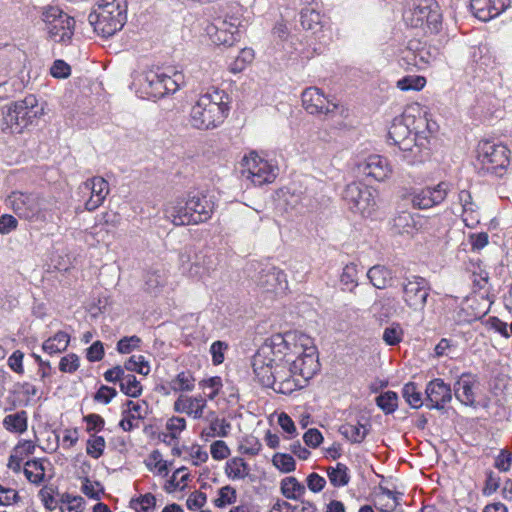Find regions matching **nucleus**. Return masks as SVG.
I'll list each match as a JSON object with an SVG mask.
<instances>
[{"instance_id":"5fc2aeb1","label":"nucleus","mask_w":512,"mask_h":512,"mask_svg":"<svg viewBox=\"0 0 512 512\" xmlns=\"http://www.w3.org/2000/svg\"><path fill=\"white\" fill-rule=\"evenodd\" d=\"M237 493L235 488L227 485L219 489L218 496L214 500L217 507H225L236 501Z\"/></svg>"},{"instance_id":"de8ad7c7","label":"nucleus","mask_w":512,"mask_h":512,"mask_svg":"<svg viewBox=\"0 0 512 512\" xmlns=\"http://www.w3.org/2000/svg\"><path fill=\"white\" fill-rule=\"evenodd\" d=\"M121 391L130 397H138L142 393V386L132 374H125L120 384Z\"/></svg>"},{"instance_id":"09e8293b","label":"nucleus","mask_w":512,"mask_h":512,"mask_svg":"<svg viewBox=\"0 0 512 512\" xmlns=\"http://www.w3.org/2000/svg\"><path fill=\"white\" fill-rule=\"evenodd\" d=\"M162 81L166 96L167 94L175 93L179 90L181 84L184 82V76L178 71H174L172 75L162 73Z\"/></svg>"},{"instance_id":"6e6552de","label":"nucleus","mask_w":512,"mask_h":512,"mask_svg":"<svg viewBox=\"0 0 512 512\" xmlns=\"http://www.w3.org/2000/svg\"><path fill=\"white\" fill-rule=\"evenodd\" d=\"M403 20L411 28L427 29L430 33L439 32L442 15L435 0H412L403 11Z\"/></svg>"},{"instance_id":"0e129e2a","label":"nucleus","mask_w":512,"mask_h":512,"mask_svg":"<svg viewBox=\"0 0 512 512\" xmlns=\"http://www.w3.org/2000/svg\"><path fill=\"white\" fill-rule=\"evenodd\" d=\"M79 368V358L76 354H68L61 358L59 369L64 373H73Z\"/></svg>"},{"instance_id":"4d7b16f0","label":"nucleus","mask_w":512,"mask_h":512,"mask_svg":"<svg viewBox=\"0 0 512 512\" xmlns=\"http://www.w3.org/2000/svg\"><path fill=\"white\" fill-rule=\"evenodd\" d=\"M147 466L150 470H154L160 475H166L168 472L167 462L163 460L161 453L157 450L149 455Z\"/></svg>"},{"instance_id":"9b49d317","label":"nucleus","mask_w":512,"mask_h":512,"mask_svg":"<svg viewBox=\"0 0 512 512\" xmlns=\"http://www.w3.org/2000/svg\"><path fill=\"white\" fill-rule=\"evenodd\" d=\"M278 168L261 157L256 151H250L241 161V173L254 185L262 186L275 181Z\"/></svg>"},{"instance_id":"79ce46f5","label":"nucleus","mask_w":512,"mask_h":512,"mask_svg":"<svg viewBox=\"0 0 512 512\" xmlns=\"http://www.w3.org/2000/svg\"><path fill=\"white\" fill-rule=\"evenodd\" d=\"M254 59V51L251 48H243L237 57L229 64V69L233 73L242 72L248 64Z\"/></svg>"},{"instance_id":"2eb2a0df","label":"nucleus","mask_w":512,"mask_h":512,"mask_svg":"<svg viewBox=\"0 0 512 512\" xmlns=\"http://www.w3.org/2000/svg\"><path fill=\"white\" fill-rule=\"evenodd\" d=\"M241 18L235 15H227L215 26V32L211 35L217 45L233 46L240 40Z\"/></svg>"},{"instance_id":"2f4dec72","label":"nucleus","mask_w":512,"mask_h":512,"mask_svg":"<svg viewBox=\"0 0 512 512\" xmlns=\"http://www.w3.org/2000/svg\"><path fill=\"white\" fill-rule=\"evenodd\" d=\"M281 494L289 500H299L306 492L305 486L295 477H285L280 482Z\"/></svg>"},{"instance_id":"6ab92c4d","label":"nucleus","mask_w":512,"mask_h":512,"mask_svg":"<svg viewBox=\"0 0 512 512\" xmlns=\"http://www.w3.org/2000/svg\"><path fill=\"white\" fill-rule=\"evenodd\" d=\"M149 413V406L143 400H129L125 404L120 426L124 431L138 428Z\"/></svg>"},{"instance_id":"680f3d73","label":"nucleus","mask_w":512,"mask_h":512,"mask_svg":"<svg viewBox=\"0 0 512 512\" xmlns=\"http://www.w3.org/2000/svg\"><path fill=\"white\" fill-rule=\"evenodd\" d=\"M50 73L54 78L65 79L71 74V67L64 60L57 59L53 62Z\"/></svg>"},{"instance_id":"bf43d9fd","label":"nucleus","mask_w":512,"mask_h":512,"mask_svg":"<svg viewBox=\"0 0 512 512\" xmlns=\"http://www.w3.org/2000/svg\"><path fill=\"white\" fill-rule=\"evenodd\" d=\"M105 440L102 436H92L87 441L86 452L94 459H98L104 451Z\"/></svg>"},{"instance_id":"a878e982","label":"nucleus","mask_w":512,"mask_h":512,"mask_svg":"<svg viewBox=\"0 0 512 512\" xmlns=\"http://www.w3.org/2000/svg\"><path fill=\"white\" fill-rule=\"evenodd\" d=\"M477 382L468 374H463L454 384V395L464 405L475 403V389Z\"/></svg>"},{"instance_id":"4c0bfd02","label":"nucleus","mask_w":512,"mask_h":512,"mask_svg":"<svg viewBox=\"0 0 512 512\" xmlns=\"http://www.w3.org/2000/svg\"><path fill=\"white\" fill-rule=\"evenodd\" d=\"M327 474L330 483L335 487L347 485L350 479L348 468L342 463H338L336 467H328Z\"/></svg>"},{"instance_id":"393cba45","label":"nucleus","mask_w":512,"mask_h":512,"mask_svg":"<svg viewBox=\"0 0 512 512\" xmlns=\"http://www.w3.org/2000/svg\"><path fill=\"white\" fill-rule=\"evenodd\" d=\"M447 196L445 183L441 182L436 187L422 189L413 197V205L420 209H428L443 202Z\"/></svg>"},{"instance_id":"b1692460","label":"nucleus","mask_w":512,"mask_h":512,"mask_svg":"<svg viewBox=\"0 0 512 512\" xmlns=\"http://www.w3.org/2000/svg\"><path fill=\"white\" fill-rule=\"evenodd\" d=\"M428 52L425 48L414 47L413 43L401 51L399 65L406 71H413L425 69L429 63L426 55Z\"/></svg>"},{"instance_id":"f3484780","label":"nucleus","mask_w":512,"mask_h":512,"mask_svg":"<svg viewBox=\"0 0 512 512\" xmlns=\"http://www.w3.org/2000/svg\"><path fill=\"white\" fill-rule=\"evenodd\" d=\"M359 172L375 181H384L392 174V167L387 158L381 155H370L358 164Z\"/></svg>"},{"instance_id":"4be33fe9","label":"nucleus","mask_w":512,"mask_h":512,"mask_svg":"<svg viewBox=\"0 0 512 512\" xmlns=\"http://www.w3.org/2000/svg\"><path fill=\"white\" fill-rule=\"evenodd\" d=\"M476 205L472 202L469 191L461 190L458 194V201L453 202L450 211L455 216H460L463 224H480Z\"/></svg>"},{"instance_id":"37998d69","label":"nucleus","mask_w":512,"mask_h":512,"mask_svg":"<svg viewBox=\"0 0 512 512\" xmlns=\"http://www.w3.org/2000/svg\"><path fill=\"white\" fill-rule=\"evenodd\" d=\"M300 22L304 29L314 30L321 25L322 15L313 8H305L301 11Z\"/></svg>"},{"instance_id":"f704fd0d","label":"nucleus","mask_w":512,"mask_h":512,"mask_svg":"<svg viewBox=\"0 0 512 512\" xmlns=\"http://www.w3.org/2000/svg\"><path fill=\"white\" fill-rule=\"evenodd\" d=\"M195 378L190 371H183L170 381V388L174 392H189L194 389Z\"/></svg>"},{"instance_id":"3c124183","label":"nucleus","mask_w":512,"mask_h":512,"mask_svg":"<svg viewBox=\"0 0 512 512\" xmlns=\"http://www.w3.org/2000/svg\"><path fill=\"white\" fill-rule=\"evenodd\" d=\"M376 403L385 413H392L398 407V396L395 392L387 391L376 398Z\"/></svg>"},{"instance_id":"f03ea898","label":"nucleus","mask_w":512,"mask_h":512,"mask_svg":"<svg viewBox=\"0 0 512 512\" xmlns=\"http://www.w3.org/2000/svg\"><path fill=\"white\" fill-rule=\"evenodd\" d=\"M412 129L409 124L402 120H394L388 131V140L403 152H412L417 148L419 152L430 148L431 141L436 139L439 132V125L430 118L427 112L419 114L412 122Z\"/></svg>"},{"instance_id":"a18cd8bd","label":"nucleus","mask_w":512,"mask_h":512,"mask_svg":"<svg viewBox=\"0 0 512 512\" xmlns=\"http://www.w3.org/2000/svg\"><path fill=\"white\" fill-rule=\"evenodd\" d=\"M230 429V424L224 419L213 418L211 419L210 426L202 431V435L207 437H225Z\"/></svg>"},{"instance_id":"6e6d98bb","label":"nucleus","mask_w":512,"mask_h":512,"mask_svg":"<svg viewBox=\"0 0 512 512\" xmlns=\"http://www.w3.org/2000/svg\"><path fill=\"white\" fill-rule=\"evenodd\" d=\"M272 461L274 466L281 472L289 473L295 470V460L291 455L276 453Z\"/></svg>"},{"instance_id":"603ef678","label":"nucleus","mask_w":512,"mask_h":512,"mask_svg":"<svg viewBox=\"0 0 512 512\" xmlns=\"http://www.w3.org/2000/svg\"><path fill=\"white\" fill-rule=\"evenodd\" d=\"M403 397L412 408H419L423 404L422 396L416 385L409 382L403 387Z\"/></svg>"},{"instance_id":"8fccbe9b","label":"nucleus","mask_w":512,"mask_h":512,"mask_svg":"<svg viewBox=\"0 0 512 512\" xmlns=\"http://www.w3.org/2000/svg\"><path fill=\"white\" fill-rule=\"evenodd\" d=\"M124 368L128 371L137 372L141 375H148L150 372V366L142 355L131 356L124 364Z\"/></svg>"},{"instance_id":"20e7f679","label":"nucleus","mask_w":512,"mask_h":512,"mask_svg":"<svg viewBox=\"0 0 512 512\" xmlns=\"http://www.w3.org/2000/svg\"><path fill=\"white\" fill-rule=\"evenodd\" d=\"M229 110L228 94L224 90L212 88L197 98L190 111V123L196 129H214L224 122Z\"/></svg>"},{"instance_id":"c9c22d12","label":"nucleus","mask_w":512,"mask_h":512,"mask_svg":"<svg viewBox=\"0 0 512 512\" xmlns=\"http://www.w3.org/2000/svg\"><path fill=\"white\" fill-rule=\"evenodd\" d=\"M59 509L61 512H83L85 500L81 496L64 493L59 499Z\"/></svg>"},{"instance_id":"c85d7f7f","label":"nucleus","mask_w":512,"mask_h":512,"mask_svg":"<svg viewBox=\"0 0 512 512\" xmlns=\"http://www.w3.org/2000/svg\"><path fill=\"white\" fill-rule=\"evenodd\" d=\"M142 86L149 98L159 99L165 96L162 73L160 72L148 71L145 75Z\"/></svg>"},{"instance_id":"338daca9","label":"nucleus","mask_w":512,"mask_h":512,"mask_svg":"<svg viewBox=\"0 0 512 512\" xmlns=\"http://www.w3.org/2000/svg\"><path fill=\"white\" fill-rule=\"evenodd\" d=\"M35 445L31 440L20 441L13 449V458L24 459L34 452Z\"/></svg>"},{"instance_id":"a211bd4d","label":"nucleus","mask_w":512,"mask_h":512,"mask_svg":"<svg viewBox=\"0 0 512 512\" xmlns=\"http://www.w3.org/2000/svg\"><path fill=\"white\" fill-rule=\"evenodd\" d=\"M470 61L475 65L478 76L489 74L496 68V57L488 43H480L471 47Z\"/></svg>"},{"instance_id":"13d9d810","label":"nucleus","mask_w":512,"mask_h":512,"mask_svg":"<svg viewBox=\"0 0 512 512\" xmlns=\"http://www.w3.org/2000/svg\"><path fill=\"white\" fill-rule=\"evenodd\" d=\"M81 492L88 498L93 500H99L101 498V495L104 493L100 483L93 482L88 478H85L82 481Z\"/></svg>"},{"instance_id":"864d4df0","label":"nucleus","mask_w":512,"mask_h":512,"mask_svg":"<svg viewBox=\"0 0 512 512\" xmlns=\"http://www.w3.org/2000/svg\"><path fill=\"white\" fill-rule=\"evenodd\" d=\"M199 385L204 391L206 397L213 400L218 395L222 387V381L220 377H211L209 379L202 380Z\"/></svg>"},{"instance_id":"ddd939ff","label":"nucleus","mask_w":512,"mask_h":512,"mask_svg":"<svg viewBox=\"0 0 512 512\" xmlns=\"http://www.w3.org/2000/svg\"><path fill=\"white\" fill-rule=\"evenodd\" d=\"M8 202L19 219L26 221L44 220L41 217L38 197L34 194L14 191L9 195Z\"/></svg>"},{"instance_id":"5701e85b","label":"nucleus","mask_w":512,"mask_h":512,"mask_svg":"<svg viewBox=\"0 0 512 512\" xmlns=\"http://www.w3.org/2000/svg\"><path fill=\"white\" fill-rule=\"evenodd\" d=\"M178 413H184L193 419H201L204 417L207 408V400L202 396H179L173 406Z\"/></svg>"},{"instance_id":"0eeeda50","label":"nucleus","mask_w":512,"mask_h":512,"mask_svg":"<svg viewBox=\"0 0 512 512\" xmlns=\"http://www.w3.org/2000/svg\"><path fill=\"white\" fill-rule=\"evenodd\" d=\"M476 164L482 175L491 174L502 177L510 163V150L501 142L491 139L479 141L476 149Z\"/></svg>"},{"instance_id":"c756f323","label":"nucleus","mask_w":512,"mask_h":512,"mask_svg":"<svg viewBox=\"0 0 512 512\" xmlns=\"http://www.w3.org/2000/svg\"><path fill=\"white\" fill-rule=\"evenodd\" d=\"M3 427L10 433L22 434L28 427V415L24 410L7 414L2 421Z\"/></svg>"},{"instance_id":"7ed1b4c3","label":"nucleus","mask_w":512,"mask_h":512,"mask_svg":"<svg viewBox=\"0 0 512 512\" xmlns=\"http://www.w3.org/2000/svg\"><path fill=\"white\" fill-rule=\"evenodd\" d=\"M44 114V105L35 95L29 94L1 108L0 129L6 134H23L37 125Z\"/></svg>"},{"instance_id":"49530a36","label":"nucleus","mask_w":512,"mask_h":512,"mask_svg":"<svg viewBox=\"0 0 512 512\" xmlns=\"http://www.w3.org/2000/svg\"><path fill=\"white\" fill-rule=\"evenodd\" d=\"M378 508L383 512L393 511L398 505V497L388 489H384L377 496Z\"/></svg>"},{"instance_id":"774afa93","label":"nucleus","mask_w":512,"mask_h":512,"mask_svg":"<svg viewBox=\"0 0 512 512\" xmlns=\"http://www.w3.org/2000/svg\"><path fill=\"white\" fill-rule=\"evenodd\" d=\"M206 495L201 491H194L189 495L186 501V506L189 510L201 509L206 503Z\"/></svg>"},{"instance_id":"9d476101","label":"nucleus","mask_w":512,"mask_h":512,"mask_svg":"<svg viewBox=\"0 0 512 512\" xmlns=\"http://www.w3.org/2000/svg\"><path fill=\"white\" fill-rule=\"evenodd\" d=\"M48 37L55 43L69 45L72 42L76 21L57 6H48L42 13Z\"/></svg>"},{"instance_id":"ea45409f","label":"nucleus","mask_w":512,"mask_h":512,"mask_svg":"<svg viewBox=\"0 0 512 512\" xmlns=\"http://www.w3.org/2000/svg\"><path fill=\"white\" fill-rule=\"evenodd\" d=\"M189 478V474L186 471V468L182 467L177 469L170 480L164 486V489L167 493H173L177 490H183L186 487V481Z\"/></svg>"},{"instance_id":"39448f33","label":"nucleus","mask_w":512,"mask_h":512,"mask_svg":"<svg viewBox=\"0 0 512 512\" xmlns=\"http://www.w3.org/2000/svg\"><path fill=\"white\" fill-rule=\"evenodd\" d=\"M212 213V204L205 196L191 194L187 199L169 201L164 208L165 217L172 224H203L211 218Z\"/></svg>"},{"instance_id":"c03bdc74","label":"nucleus","mask_w":512,"mask_h":512,"mask_svg":"<svg viewBox=\"0 0 512 512\" xmlns=\"http://www.w3.org/2000/svg\"><path fill=\"white\" fill-rule=\"evenodd\" d=\"M404 337V330L402 326L399 323H392L391 325L387 326L382 334V339L385 342V344L389 346H394L399 344Z\"/></svg>"},{"instance_id":"e2e57ef3","label":"nucleus","mask_w":512,"mask_h":512,"mask_svg":"<svg viewBox=\"0 0 512 512\" xmlns=\"http://www.w3.org/2000/svg\"><path fill=\"white\" fill-rule=\"evenodd\" d=\"M210 453L214 460L220 461L230 455V449L224 441L217 440L211 444Z\"/></svg>"},{"instance_id":"7c9ffc66","label":"nucleus","mask_w":512,"mask_h":512,"mask_svg":"<svg viewBox=\"0 0 512 512\" xmlns=\"http://www.w3.org/2000/svg\"><path fill=\"white\" fill-rule=\"evenodd\" d=\"M69 343L70 335L64 331H58L43 342L42 349L49 355L59 354L67 349Z\"/></svg>"},{"instance_id":"f8f14e48","label":"nucleus","mask_w":512,"mask_h":512,"mask_svg":"<svg viewBox=\"0 0 512 512\" xmlns=\"http://www.w3.org/2000/svg\"><path fill=\"white\" fill-rule=\"evenodd\" d=\"M301 99L304 109L312 115L327 116L341 108L333 98L325 95L320 88L315 86L306 88L301 94Z\"/></svg>"},{"instance_id":"a19ab883","label":"nucleus","mask_w":512,"mask_h":512,"mask_svg":"<svg viewBox=\"0 0 512 512\" xmlns=\"http://www.w3.org/2000/svg\"><path fill=\"white\" fill-rule=\"evenodd\" d=\"M136 512H153L156 508V497L152 493H146L134 498L130 502Z\"/></svg>"},{"instance_id":"412c9836","label":"nucleus","mask_w":512,"mask_h":512,"mask_svg":"<svg viewBox=\"0 0 512 512\" xmlns=\"http://www.w3.org/2000/svg\"><path fill=\"white\" fill-rule=\"evenodd\" d=\"M427 296L428 291L422 278L414 277L403 285V299L414 310H421L424 307Z\"/></svg>"},{"instance_id":"bb28decb","label":"nucleus","mask_w":512,"mask_h":512,"mask_svg":"<svg viewBox=\"0 0 512 512\" xmlns=\"http://www.w3.org/2000/svg\"><path fill=\"white\" fill-rule=\"evenodd\" d=\"M426 395L430 408L442 410L448 398V386L442 379L432 380L427 385Z\"/></svg>"},{"instance_id":"58836bf2","label":"nucleus","mask_w":512,"mask_h":512,"mask_svg":"<svg viewBox=\"0 0 512 512\" xmlns=\"http://www.w3.org/2000/svg\"><path fill=\"white\" fill-rule=\"evenodd\" d=\"M24 475L33 484H40L45 477V470L38 460L27 461L24 466Z\"/></svg>"},{"instance_id":"052dcab7","label":"nucleus","mask_w":512,"mask_h":512,"mask_svg":"<svg viewBox=\"0 0 512 512\" xmlns=\"http://www.w3.org/2000/svg\"><path fill=\"white\" fill-rule=\"evenodd\" d=\"M20 500L15 489L0 484V506H11Z\"/></svg>"},{"instance_id":"72a5a7b5","label":"nucleus","mask_w":512,"mask_h":512,"mask_svg":"<svg viewBox=\"0 0 512 512\" xmlns=\"http://www.w3.org/2000/svg\"><path fill=\"white\" fill-rule=\"evenodd\" d=\"M339 432L352 443H361L368 434V429L360 423H346L340 426Z\"/></svg>"},{"instance_id":"dca6fc26","label":"nucleus","mask_w":512,"mask_h":512,"mask_svg":"<svg viewBox=\"0 0 512 512\" xmlns=\"http://www.w3.org/2000/svg\"><path fill=\"white\" fill-rule=\"evenodd\" d=\"M257 286L263 293L280 296L286 293L288 281L286 274L282 270L270 268L259 273Z\"/></svg>"},{"instance_id":"cd10ccee","label":"nucleus","mask_w":512,"mask_h":512,"mask_svg":"<svg viewBox=\"0 0 512 512\" xmlns=\"http://www.w3.org/2000/svg\"><path fill=\"white\" fill-rule=\"evenodd\" d=\"M250 472L249 464L241 457H233L226 462L225 474L232 481H243Z\"/></svg>"},{"instance_id":"473e14b6","label":"nucleus","mask_w":512,"mask_h":512,"mask_svg":"<svg viewBox=\"0 0 512 512\" xmlns=\"http://www.w3.org/2000/svg\"><path fill=\"white\" fill-rule=\"evenodd\" d=\"M371 283L378 289H384L391 284L392 273L384 266L376 265L367 273Z\"/></svg>"},{"instance_id":"69168bd1","label":"nucleus","mask_w":512,"mask_h":512,"mask_svg":"<svg viewBox=\"0 0 512 512\" xmlns=\"http://www.w3.org/2000/svg\"><path fill=\"white\" fill-rule=\"evenodd\" d=\"M186 428V420L182 417H171L166 423V429L172 438H177Z\"/></svg>"},{"instance_id":"aec40b11","label":"nucleus","mask_w":512,"mask_h":512,"mask_svg":"<svg viewBox=\"0 0 512 512\" xmlns=\"http://www.w3.org/2000/svg\"><path fill=\"white\" fill-rule=\"evenodd\" d=\"M510 6V0H470L471 10L480 21L498 17Z\"/></svg>"},{"instance_id":"f257e3e1","label":"nucleus","mask_w":512,"mask_h":512,"mask_svg":"<svg viewBox=\"0 0 512 512\" xmlns=\"http://www.w3.org/2000/svg\"><path fill=\"white\" fill-rule=\"evenodd\" d=\"M259 383L281 394L303 388L319 369L314 341L306 334L289 331L274 334L253 357Z\"/></svg>"},{"instance_id":"4468645a","label":"nucleus","mask_w":512,"mask_h":512,"mask_svg":"<svg viewBox=\"0 0 512 512\" xmlns=\"http://www.w3.org/2000/svg\"><path fill=\"white\" fill-rule=\"evenodd\" d=\"M79 191L82 194L89 195L84 203V209L92 212L104 203L110 193V185L105 178L93 176L79 186Z\"/></svg>"},{"instance_id":"1a4fd4ad","label":"nucleus","mask_w":512,"mask_h":512,"mask_svg":"<svg viewBox=\"0 0 512 512\" xmlns=\"http://www.w3.org/2000/svg\"><path fill=\"white\" fill-rule=\"evenodd\" d=\"M378 191L362 182L347 184L342 192V200L347 208L364 217L372 215L376 211Z\"/></svg>"},{"instance_id":"423d86ee","label":"nucleus","mask_w":512,"mask_h":512,"mask_svg":"<svg viewBox=\"0 0 512 512\" xmlns=\"http://www.w3.org/2000/svg\"><path fill=\"white\" fill-rule=\"evenodd\" d=\"M88 19L97 34L108 38L126 23L127 4L124 0H100Z\"/></svg>"},{"instance_id":"e433bc0d","label":"nucleus","mask_w":512,"mask_h":512,"mask_svg":"<svg viewBox=\"0 0 512 512\" xmlns=\"http://www.w3.org/2000/svg\"><path fill=\"white\" fill-rule=\"evenodd\" d=\"M427 80L420 75H407L396 82V87L401 91H421L426 86Z\"/></svg>"}]
</instances>
